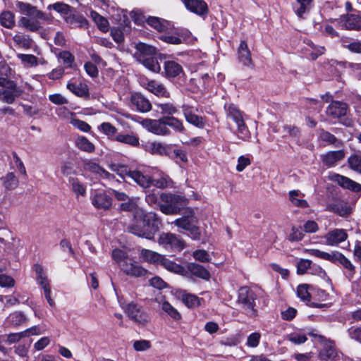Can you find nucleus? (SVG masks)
<instances>
[{"instance_id":"obj_1","label":"nucleus","mask_w":361,"mask_h":361,"mask_svg":"<svg viewBox=\"0 0 361 361\" xmlns=\"http://www.w3.org/2000/svg\"><path fill=\"white\" fill-rule=\"evenodd\" d=\"M137 199L129 198L121 204V208L125 211L134 212L135 222L128 227L131 233L149 240L154 238L155 233L160 229L161 221L154 212H145L141 208H137Z\"/></svg>"},{"instance_id":"obj_2","label":"nucleus","mask_w":361,"mask_h":361,"mask_svg":"<svg viewBox=\"0 0 361 361\" xmlns=\"http://www.w3.org/2000/svg\"><path fill=\"white\" fill-rule=\"evenodd\" d=\"M136 51L134 56L136 60L145 68L154 73H159L161 66L157 59L154 56L156 54L155 47L140 42L135 46Z\"/></svg>"},{"instance_id":"obj_3","label":"nucleus","mask_w":361,"mask_h":361,"mask_svg":"<svg viewBox=\"0 0 361 361\" xmlns=\"http://www.w3.org/2000/svg\"><path fill=\"white\" fill-rule=\"evenodd\" d=\"M226 117L232 120L236 125L235 131L238 138L242 141H247L250 138V133L243 119V112L233 104H225Z\"/></svg>"},{"instance_id":"obj_4","label":"nucleus","mask_w":361,"mask_h":361,"mask_svg":"<svg viewBox=\"0 0 361 361\" xmlns=\"http://www.w3.org/2000/svg\"><path fill=\"white\" fill-rule=\"evenodd\" d=\"M256 295L247 287H241L238 291L237 302L243 314L253 318L257 315L256 309Z\"/></svg>"},{"instance_id":"obj_5","label":"nucleus","mask_w":361,"mask_h":361,"mask_svg":"<svg viewBox=\"0 0 361 361\" xmlns=\"http://www.w3.org/2000/svg\"><path fill=\"white\" fill-rule=\"evenodd\" d=\"M160 200L162 203L159 204V209L166 215L178 214L183 207L187 204V200L184 197L171 193H161Z\"/></svg>"},{"instance_id":"obj_6","label":"nucleus","mask_w":361,"mask_h":361,"mask_svg":"<svg viewBox=\"0 0 361 361\" xmlns=\"http://www.w3.org/2000/svg\"><path fill=\"white\" fill-rule=\"evenodd\" d=\"M23 92L20 87L5 77H0V101L11 104Z\"/></svg>"},{"instance_id":"obj_7","label":"nucleus","mask_w":361,"mask_h":361,"mask_svg":"<svg viewBox=\"0 0 361 361\" xmlns=\"http://www.w3.org/2000/svg\"><path fill=\"white\" fill-rule=\"evenodd\" d=\"M308 334L313 337L314 341H317L321 343L322 348L320 350L319 357L322 361H334L338 357V354L335 348L334 343L331 341L327 340L324 336L314 333L311 331Z\"/></svg>"},{"instance_id":"obj_8","label":"nucleus","mask_w":361,"mask_h":361,"mask_svg":"<svg viewBox=\"0 0 361 361\" xmlns=\"http://www.w3.org/2000/svg\"><path fill=\"white\" fill-rule=\"evenodd\" d=\"M118 301L121 307L130 319L140 324H145L148 322V315L137 305L133 302L126 304L122 298L119 296H118Z\"/></svg>"},{"instance_id":"obj_9","label":"nucleus","mask_w":361,"mask_h":361,"mask_svg":"<svg viewBox=\"0 0 361 361\" xmlns=\"http://www.w3.org/2000/svg\"><path fill=\"white\" fill-rule=\"evenodd\" d=\"M33 270L35 273L37 283L43 290L46 300L50 306H54L55 302L51 297V290L50 281L48 279L47 271L39 264H36L33 266Z\"/></svg>"},{"instance_id":"obj_10","label":"nucleus","mask_w":361,"mask_h":361,"mask_svg":"<svg viewBox=\"0 0 361 361\" xmlns=\"http://www.w3.org/2000/svg\"><path fill=\"white\" fill-rule=\"evenodd\" d=\"M158 243L165 250L171 252H180L185 246L184 240L172 233H161L158 239Z\"/></svg>"},{"instance_id":"obj_11","label":"nucleus","mask_w":361,"mask_h":361,"mask_svg":"<svg viewBox=\"0 0 361 361\" xmlns=\"http://www.w3.org/2000/svg\"><path fill=\"white\" fill-rule=\"evenodd\" d=\"M123 179L130 178L143 188H147L152 182L147 175L143 174L139 170H130L126 166L121 165L118 174Z\"/></svg>"},{"instance_id":"obj_12","label":"nucleus","mask_w":361,"mask_h":361,"mask_svg":"<svg viewBox=\"0 0 361 361\" xmlns=\"http://www.w3.org/2000/svg\"><path fill=\"white\" fill-rule=\"evenodd\" d=\"M142 148L152 155L171 157L172 145L157 141H147L142 145Z\"/></svg>"},{"instance_id":"obj_13","label":"nucleus","mask_w":361,"mask_h":361,"mask_svg":"<svg viewBox=\"0 0 361 361\" xmlns=\"http://www.w3.org/2000/svg\"><path fill=\"white\" fill-rule=\"evenodd\" d=\"M140 123L148 131L157 135H167L170 134V130L166 127L164 118L158 120L143 119Z\"/></svg>"},{"instance_id":"obj_14","label":"nucleus","mask_w":361,"mask_h":361,"mask_svg":"<svg viewBox=\"0 0 361 361\" xmlns=\"http://www.w3.org/2000/svg\"><path fill=\"white\" fill-rule=\"evenodd\" d=\"M348 235L345 229L334 228L329 231L324 237L325 244L330 246H338L345 241Z\"/></svg>"},{"instance_id":"obj_15","label":"nucleus","mask_w":361,"mask_h":361,"mask_svg":"<svg viewBox=\"0 0 361 361\" xmlns=\"http://www.w3.org/2000/svg\"><path fill=\"white\" fill-rule=\"evenodd\" d=\"M162 75L167 78H180L184 75L181 64L174 60H167L164 63Z\"/></svg>"},{"instance_id":"obj_16","label":"nucleus","mask_w":361,"mask_h":361,"mask_svg":"<svg viewBox=\"0 0 361 361\" xmlns=\"http://www.w3.org/2000/svg\"><path fill=\"white\" fill-rule=\"evenodd\" d=\"M163 32L164 33L159 37V39L166 43L171 44H180L185 42L190 35L187 30H181L173 33H170L167 30Z\"/></svg>"},{"instance_id":"obj_17","label":"nucleus","mask_w":361,"mask_h":361,"mask_svg":"<svg viewBox=\"0 0 361 361\" xmlns=\"http://www.w3.org/2000/svg\"><path fill=\"white\" fill-rule=\"evenodd\" d=\"M182 109L185 120L189 123L198 128L204 127V122L203 118L195 114V113L197 111V107L185 104L182 106Z\"/></svg>"},{"instance_id":"obj_18","label":"nucleus","mask_w":361,"mask_h":361,"mask_svg":"<svg viewBox=\"0 0 361 361\" xmlns=\"http://www.w3.org/2000/svg\"><path fill=\"white\" fill-rule=\"evenodd\" d=\"M92 204L99 209H109L112 204V199L104 191H95L92 195Z\"/></svg>"},{"instance_id":"obj_19","label":"nucleus","mask_w":361,"mask_h":361,"mask_svg":"<svg viewBox=\"0 0 361 361\" xmlns=\"http://www.w3.org/2000/svg\"><path fill=\"white\" fill-rule=\"evenodd\" d=\"M329 262L333 263H339L346 269L348 278L351 279L353 276L355 274V267L342 253L338 251L331 252V256Z\"/></svg>"},{"instance_id":"obj_20","label":"nucleus","mask_w":361,"mask_h":361,"mask_svg":"<svg viewBox=\"0 0 361 361\" xmlns=\"http://www.w3.org/2000/svg\"><path fill=\"white\" fill-rule=\"evenodd\" d=\"M140 83L142 87L158 97H167L169 96V93L164 85L155 80L142 79Z\"/></svg>"},{"instance_id":"obj_21","label":"nucleus","mask_w":361,"mask_h":361,"mask_svg":"<svg viewBox=\"0 0 361 361\" xmlns=\"http://www.w3.org/2000/svg\"><path fill=\"white\" fill-rule=\"evenodd\" d=\"M183 2L188 11L198 16H204L207 13V5L202 0H183Z\"/></svg>"},{"instance_id":"obj_22","label":"nucleus","mask_w":361,"mask_h":361,"mask_svg":"<svg viewBox=\"0 0 361 361\" xmlns=\"http://www.w3.org/2000/svg\"><path fill=\"white\" fill-rule=\"evenodd\" d=\"M121 269L127 275L132 276H142L146 274V270L138 264L128 259L125 263L121 264Z\"/></svg>"},{"instance_id":"obj_23","label":"nucleus","mask_w":361,"mask_h":361,"mask_svg":"<svg viewBox=\"0 0 361 361\" xmlns=\"http://www.w3.org/2000/svg\"><path fill=\"white\" fill-rule=\"evenodd\" d=\"M132 107L140 112H147L151 109V104L141 94L135 93L130 97Z\"/></svg>"},{"instance_id":"obj_24","label":"nucleus","mask_w":361,"mask_h":361,"mask_svg":"<svg viewBox=\"0 0 361 361\" xmlns=\"http://www.w3.org/2000/svg\"><path fill=\"white\" fill-rule=\"evenodd\" d=\"M152 180L151 185L161 189L166 188H172L173 183L168 175L162 171H157V176L153 175L152 177L147 176Z\"/></svg>"},{"instance_id":"obj_25","label":"nucleus","mask_w":361,"mask_h":361,"mask_svg":"<svg viewBox=\"0 0 361 361\" xmlns=\"http://www.w3.org/2000/svg\"><path fill=\"white\" fill-rule=\"evenodd\" d=\"M84 168L87 171L99 175V177L104 179L111 180L114 178V175L105 171L104 169L101 168L97 164L90 160L85 161Z\"/></svg>"},{"instance_id":"obj_26","label":"nucleus","mask_w":361,"mask_h":361,"mask_svg":"<svg viewBox=\"0 0 361 361\" xmlns=\"http://www.w3.org/2000/svg\"><path fill=\"white\" fill-rule=\"evenodd\" d=\"M341 25L348 30H361V16L350 15L341 18Z\"/></svg>"},{"instance_id":"obj_27","label":"nucleus","mask_w":361,"mask_h":361,"mask_svg":"<svg viewBox=\"0 0 361 361\" xmlns=\"http://www.w3.org/2000/svg\"><path fill=\"white\" fill-rule=\"evenodd\" d=\"M16 7L22 15L27 16V18H41L42 13L39 12L35 6L27 3L18 1Z\"/></svg>"},{"instance_id":"obj_28","label":"nucleus","mask_w":361,"mask_h":361,"mask_svg":"<svg viewBox=\"0 0 361 361\" xmlns=\"http://www.w3.org/2000/svg\"><path fill=\"white\" fill-rule=\"evenodd\" d=\"M334 180L337 182L341 187L350 190L353 192L361 191V185L351 179L341 175H335Z\"/></svg>"},{"instance_id":"obj_29","label":"nucleus","mask_w":361,"mask_h":361,"mask_svg":"<svg viewBox=\"0 0 361 361\" xmlns=\"http://www.w3.org/2000/svg\"><path fill=\"white\" fill-rule=\"evenodd\" d=\"M67 89L78 97H87L89 94V89L86 84L76 82L73 80L68 81L66 85Z\"/></svg>"},{"instance_id":"obj_30","label":"nucleus","mask_w":361,"mask_h":361,"mask_svg":"<svg viewBox=\"0 0 361 361\" xmlns=\"http://www.w3.org/2000/svg\"><path fill=\"white\" fill-rule=\"evenodd\" d=\"M347 106L345 103L341 102H333L328 106L326 114L334 118H338L345 115Z\"/></svg>"},{"instance_id":"obj_31","label":"nucleus","mask_w":361,"mask_h":361,"mask_svg":"<svg viewBox=\"0 0 361 361\" xmlns=\"http://www.w3.org/2000/svg\"><path fill=\"white\" fill-rule=\"evenodd\" d=\"M182 302L188 308H195L201 305L203 299L198 298L197 295L191 293H186L185 291H181L179 293Z\"/></svg>"},{"instance_id":"obj_32","label":"nucleus","mask_w":361,"mask_h":361,"mask_svg":"<svg viewBox=\"0 0 361 361\" xmlns=\"http://www.w3.org/2000/svg\"><path fill=\"white\" fill-rule=\"evenodd\" d=\"M160 265L164 267L168 271L177 274H180L181 276H185L187 274V271L183 266L176 264L173 261L169 260L164 256L163 257V259L161 261Z\"/></svg>"},{"instance_id":"obj_33","label":"nucleus","mask_w":361,"mask_h":361,"mask_svg":"<svg viewBox=\"0 0 361 361\" xmlns=\"http://www.w3.org/2000/svg\"><path fill=\"white\" fill-rule=\"evenodd\" d=\"M312 0H296L293 4V10L299 18H304L312 7Z\"/></svg>"},{"instance_id":"obj_34","label":"nucleus","mask_w":361,"mask_h":361,"mask_svg":"<svg viewBox=\"0 0 361 361\" xmlns=\"http://www.w3.org/2000/svg\"><path fill=\"white\" fill-rule=\"evenodd\" d=\"M187 269L192 275L204 280H208L210 278L209 272L204 267L198 264L189 263L187 265Z\"/></svg>"},{"instance_id":"obj_35","label":"nucleus","mask_w":361,"mask_h":361,"mask_svg":"<svg viewBox=\"0 0 361 361\" xmlns=\"http://www.w3.org/2000/svg\"><path fill=\"white\" fill-rule=\"evenodd\" d=\"M327 210L336 213L341 216H347L351 212V208L348 203L342 201H338L329 205Z\"/></svg>"},{"instance_id":"obj_36","label":"nucleus","mask_w":361,"mask_h":361,"mask_svg":"<svg viewBox=\"0 0 361 361\" xmlns=\"http://www.w3.org/2000/svg\"><path fill=\"white\" fill-rule=\"evenodd\" d=\"M238 58L240 61L246 66H252L251 54L248 49L247 44L245 41H242L238 48Z\"/></svg>"},{"instance_id":"obj_37","label":"nucleus","mask_w":361,"mask_h":361,"mask_svg":"<svg viewBox=\"0 0 361 361\" xmlns=\"http://www.w3.org/2000/svg\"><path fill=\"white\" fill-rule=\"evenodd\" d=\"M146 23L150 27L160 32L167 31L169 27V22L157 17L149 16L146 19Z\"/></svg>"},{"instance_id":"obj_38","label":"nucleus","mask_w":361,"mask_h":361,"mask_svg":"<svg viewBox=\"0 0 361 361\" xmlns=\"http://www.w3.org/2000/svg\"><path fill=\"white\" fill-rule=\"evenodd\" d=\"M63 18L68 24L74 27H87L88 25L87 20L84 17L73 15L70 11Z\"/></svg>"},{"instance_id":"obj_39","label":"nucleus","mask_w":361,"mask_h":361,"mask_svg":"<svg viewBox=\"0 0 361 361\" xmlns=\"http://www.w3.org/2000/svg\"><path fill=\"white\" fill-rule=\"evenodd\" d=\"M344 157V152L342 150L332 151L326 153L323 157V162L325 165L331 167Z\"/></svg>"},{"instance_id":"obj_40","label":"nucleus","mask_w":361,"mask_h":361,"mask_svg":"<svg viewBox=\"0 0 361 361\" xmlns=\"http://www.w3.org/2000/svg\"><path fill=\"white\" fill-rule=\"evenodd\" d=\"M140 256L145 261L158 265H160L161 261L164 257V255L154 251L147 249H142L141 250Z\"/></svg>"},{"instance_id":"obj_41","label":"nucleus","mask_w":361,"mask_h":361,"mask_svg":"<svg viewBox=\"0 0 361 361\" xmlns=\"http://www.w3.org/2000/svg\"><path fill=\"white\" fill-rule=\"evenodd\" d=\"M90 17L95 23L97 27L103 32H106L109 29V23L106 18L99 15L94 11L91 10Z\"/></svg>"},{"instance_id":"obj_42","label":"nucleus","mask_w":361,"mask_h":361,"mask_svg":"<svg viewBox=\"0 0 361 361\" xmlns=\"http://www.w3.org/2000/svg\"><path fill=\"white\" fill-rule=\"evenodd\" d=\"M69 184L71 187L72 191L77 197L80 196H85L86 194V185L78 180L77 178L70 177Z\"/></svg>"},{"instance_id":"obj_43","label":"nucleus","mask_w":361,"mask_h":361,"mask_svg":"<svg viewBox=\"0 0 361 361\" xmlns=\"http://www.w3.org/2000/svg\"><path fill=\"white\" fill-rule=\"evenodd\" d=\"M35 18L32 17H23L20 18L19 23L23 27L32 32H39L42 27L39 22Z\"/></svg>"},{"instance_id":"obj_44","label":"nucleus","mask_w":361,"mask_h":361,"mask_svg":"<svg viewBox=\"0 0 361 361\" xmlns=\"http://www.w3.org/2000/svg\"><path fill=\"white\" fill-rule=\"evenodd\" d=\"M17 57L27 68L36 67L39 64L38 59L32 54H18Z\"/></svg>"},{"instance_id":"obj_45","label":"nucleus","mask_w":361,"mask_h":361,"mask_svg":"<svg viewBox=\"0 0 361 361\" xmlns=\"http://www.w3.org/2000/svg\"><path fill=\"white\" fill-rule=\"evenodd\" d=\"M115 141L133 147H137L140 144L139 138L133 134H118L115 137Z\"/></svg>"},{"instance_id":"obj_46","label":"nucleus","mask_w":361,"mask_h":361,"mask_svg":"<svg viewBox=\"0 0 361 361\" xmlns=\"http://www.w3.org/2000/svg\"><path fill=\"white\" fill-rule=\"evenodd\" d=\"M98 130L106 135L109 139L115 140L117 134V129L109 122H104L98 126Z\"/></svg>"},{"instance_id":"obj_47","label":"nucleus","mask_w":361,"mask_h":361,"mask_svg":"<svg viewBox=\"0 0 361 361\" xmlns=\"http://www.w3.org/2000/svg\"><path fill=\"white\" fill-rule=\"evenodd\" d=\"M305 49L309 52L311 59L313 60L316 59L319 56L323 54L325 51V48L324 47L317 46L310 40H307Z\"/></svg>"},{"instance_id":"obj_48","label":"nucleus","mask_w":361,"mask_h":361,"mask_svg":"<svg viewBox=\"0 0 361 361\" xmlns=\"http://www.w3.org/2000/svg\"><path fill=\"white\" fill-rule=\"evenodd\" d=\"M1 180L4 186L7 190H13L18 185V179L13 173H7L1 178Z\"/></svg>"},{"instance_id":"obj_49","label":"nucleus","mask_w":361,"mask_h":361,"mask_svg":"<svg viewBox=\"0 0 361 361\" xmlns=\"http://www.w3.org/2000/svg\"><path fill=\"white\" fill-rule=\"evenodd\" d=\"M0 23L4 27L11 29L15 25V17L11 11H4L0 14Z\"/></svg>"},{"instance_id":"obj_50","label":"nucleus","mask_w":361,"mask_h":361,"mask_svg":"<svg viewBox=\"0 0 361 361\" xmlns=\"http://www.w3.org/2000/svg\"><path fill=\"white\" fill-rule=\"evenodd\" d=\"M75 145L84 152H92L94 151V145L84 136L78 137L75 140Z\"/></svg>"},{"instance_id":"obj_51","label":"nucleus","mask_w":361,"mask_h":361,"mask_svg":"<svg viewBox=\"0 0 361 361\" xmlns=\"http://www.w3.org/2000/svg\"><path fill=\"white\" fill-rule=\"evenodd\" d=\"M287 339L295 345L304 343L307 340V334L302 331H296L287 335Z\"/></svg>"},{"instance_id":"obj_52","label":"nucleus","mask_w":361,"mask_h":361,"mask_svg":"<svg viewBox=\"0 0 361 361\" xmlns=\"http://www.w3.org/2000/svg\"><path fill=\"white\" fill-rule=\"evenodd\" d=\"M301 195L299 190H291L289 192V198L293 204L296 207L307 208L309 207L307 202L303 199L298 198Z\"/></svg>"},{"instance_id":"obj_53","label":"nucleus","mask_w":361,"mask_h":361,"mask_svg":"<svg viewBox=\"0 0 361 361\" xmlns=\"http://www.w3.org/2000/svg\"><path fill=\"white\" fill-rule=\"evenodd\" d=\"M187 217H180L173 221L171 224H174L179 228H182L185 231H188L190 227L198 223V220H188Z\"/></svg>"},{"instance_id":"obj_54","label":"nucleus","mask_w":361,"mask_h":361,"mask_svg":"<svg viewBox=\"0 0 361 361\" xmlns=\"http://www.w3.org/2000/svg\"><path fill=\"white\" fill-rule=\"evenodd\" d=\"M13 40L16 46L26 49L30 48L32 44V40L21 34L14 35Z\"/></svg>"},{"instance_id":"obj_55","label":"nucleus","mask_w":361,"mask_h":361,"mask_svg":"<svg viewBox=\"0 0 361 361\" xmlns=\"http://www.w3.org/2000/svg\"><path fill=\"white\" fill-rule=\"evenodd\" d=\"M164 121H165L166 127L170 126L178 132H182L184 130L182 121L173 116H165Z\"/></svg>"},{"instance_id":"obj_56","label":"nucleus","mask_w":361,"mask_h":361,"mask_svg":"<svg viewBox=\"0 0 361 361\" xmlns=\"http://www.w3.org/2000/svg\"><path fill=\"white\" fill-rule=\"evenodd\" d=\"M47 8L49 10L56 11L60 14L63 15V17L66 15H68L69 11H71V6L62 2H56L53 4H50L48 6Z\"/></svg>"},{"instance_id":"obj_57","label":"nucleus","mask_w":361,"mask_h":361,"mask_svg":"<svg viewBox=\"0 0 361 361\" xmlns=\"http://www.w3.org/2000/svg\"><path fill=\"white\" fill-rule=\"evenodd\" d=\"M25 321L24 314L20 312L11 313L7 317V322L12 326H19Z\"/></svg>"},{"instance_id":"obj_58","label":"nucleus","mask_w":361,"mask_h":361,"mask_svg":"<svg viewBox=\"0 0 361 361\" xmlns=\"http://www.w3.org/2000/svg\"><path fill=\"white\" fill-rule=\"evenodd\" d=\"M161 309L175 320L180 319V313L169 302L164 301L161 303Z\"/></svg>"},{"instance_id":"obj_59","label":"nucleus","mask_w":361,"mask_h":361,"mask_svg":"<svg viewBox=\"0 0 361 361\" xmlns=\"http://www.w3.org/2000/svg\"><path fill=\"white\" fill-rule=\"evenodd\" d=\"M310 286L307 284H302L298 286L297 288V295L298 296L305 302L310 301V293L309 291Z\"/></svg>"},{"instance_id":"obj_60","label":"nucleus","mask_w":361,"mask_h":361,"mask_svg":"<svg viewBox=\"0 0 361 361\" xmlns=\"http://www.w3.org/2000/svg\"><path fill=\"white\" fill-rule=\"evenodd\" d=\"M112 258L120 267L128 259L126 252L120 249H115L112 251Z\"/></svg>"},{"instance_id":"obj_61","label":"nucleus","mask_w":361,"mask_h":361,"mask_svg":"<svg viewBox=\"0 0 361 361\" xmlns=\"http://www.w3.org/2000/svg\"><path fill=\"white\" fill-rule=\"evenodd\" d=\"M306 253L311 256H314L327 261L330 260L331 252H326L317 249H307L305 250Z\"/></svg>"},{"instance_id":"obj_62","label":"nucleus","mask_w":361,"mask_h":361,"mask_svg":"<svg viewBox=\"0 0 361 361\" xmlns=\"http://www.w3.org/2000/svg\"><path fill=\"white\" fill-rule=\"evenodd\" d=\"M348 164L351 169L361 173V157L352 155L348 158Z\"/></svg>"},{"instance_id":"obj_63","label":"nucleus","mask_w":361,"mask_h":361,"mask_svg":"<svg viewBox=\"0 0 361 361\" xmlns=\"http://www.w3.org/2000/svg\"><path fill=\"white\" fill-rule=\"evenodd\" d=\"M297 273L298 274H305L311 267V261L305 259H300L297 262Z\"/></svg>"},{"instance_id":"obj_64","label":"nucleus","mask_w":361,"mask_h":361,"mask_svg":"<svg viewBox=\"0 0 361 361\" xmlns=\"http://www.w3.org/2000/svg\"><path fill=\"white\" fill-rule=\"evenodd\" d=\"M348 333L350 338L361 343V325L349 328Z\"/></svg>"}]
</instances>
